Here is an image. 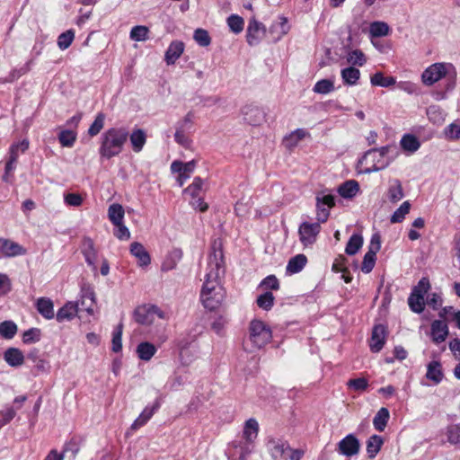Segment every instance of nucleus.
<instances>
[{"label":"nucleus","mask_w":460,"mask_h":460,"mask_svg":"<svg viewBox=\"0 0 460 460\" xmlns=\"http://www.w3.org/2000/svg\"><path fill=\"white\" fill-rule=\"evenodd\" d=\"M225 274L223 252L214 250L208 256L205 281L200 292V301L205 308L212 311L219 307L226 292L220 284Z\"/></svg>","instance_id":"obj_1"},{"label":"nucleus","mask_w":460,"mask_h":460,"mask_svg":"<svg viewBox=\"0 0 460 460\" xmlns=\"http://www.w3.org/2000/svg\"><path fill=\"white\" fill-rule=\"evenodd\" d=\"M128 139V131L125 128H111L101 137L99 154L101 157L111 159L119 155Z\"/></svg>","instance_id":"obj_2"},{"label":"nucleus","mask_w":460,"mask_h":460,"mask_svg":"<svg viewBox=\"0 0 460 460\" xmlns=\"http://www.w3.org/2000/svg\"><path fill=\"white\" fill-rule=\"evenodd\" d=\"M456 71L451 63L438 62L429 66L421 74V82L427 86H431L440 81L447 79V91L455 87Z\"/></svg>","instance_id":"obj_3"},{"label":"nucleus","mask_w":460,"mask_h":460,"mask_svg":"<svg viewBox=\"0 0 460 460\" xmlns=\"http://www.w3.org/2000/svg\"><path fill=\"white\" fill-rule=\"evenodd\" d=\"M259 434V423L254 418H250L244 423L243 429V438L244 442L234 441L233 446L239 448L240 460H245L246 456L252 451V444Z\"/></svg>","instance_id":"obj_4"},{"label":"nucleus","mask_w":460,"mask_h":460,"mask_svg":"<svg viewBox=\"0 0 460 460\" xmlns=\"http://www.w3.org/2000/svg\"><path fill=\"white\" fill-rule=\"evenodd\" d=\"M249 338L255 349H261L271 341L272 332L263 321L254 319L250 323Z\"/></svg>","instance_id":"obj_5"},{"label":"nucleus","mask_w":460,"mask_h":460,"mask_svg":"<svg viewBox=\"0 0 460 460\" xmlns=\"http://www.w3.org/2000/svg\"><path fill=\"white\" fill-rule=\"evenodd\" d=\"M165 318V314L155 305H144L136 308L134 318L136 322L142 325L152 324L155 318Z\"/></svg>","instance_id":"obj_6"},{"label":"nucleus","mask_w":460,"mask_h":460,"mask_svg":"<svg viewBox=\"0 0 460 460\" xmlns=\"http://www.w3.org/2000/svg\"><path fill=\"white\" fill-rule=\"evenodd\" d=\"M194 113L189 111L185 117L179 120L175 125L174 140L180 146L190 148L192 144V140L186 135V132L190 130L193 126Z\"/></svg>","instance_id":"obj_7"},{"label":"nucleus","mask_w":460,"mask_h":460,"mask_svg":"<svg viewBox=\"0 0 460 460\" xmlns=\"http://www.w3.org/2000/svg\"><path fill=\"white\" fill-rule=\"evenodd\" d=\"M315 199L317 208V221L326 222L330 216L329 208H332L335 206V197L332 194L321 191L316 194Z\"/></svg>","instance_id":"obj_8"},{"label":"nucleus","mask_w":460,"mask_h":460,"mask_svg":"<svg viewBox=\"0 0 460 460\" xmlns=\"http://www.w3.org/2000/svg\"><path fill=\"white\" fill-rule=\"evenodd\" d=\"M321 223L319 221L316 223L304 222L299 226V240L305 247L315 243L317 235L321 231Z\"/></svg>","instance_id":"obj_9"},{"label":"nucleus","mask_w":460,"mask_h":460,"mask_svg":"<svg viewBox=\"0 0 460 460\" xmlns=\"http://www.w3.org/2000/svg\"><path fill=\"white\" fill-rule=\"evenodd\" d=\"M76 304L79 305L80 310L86 311L89 315L94 314L96 297L93 288L91 285L84 283L81 286L80 300Z\"/></svg>","instance_id":"obj_10"},{"label":"nucleus","mask_w":460,"mask_h":460,"mask_svg":"<svg viewBox=\"0 0 460 460\" xmlns=\"http://www.w3.org/2000/svg\"><path fill=\"white\" fill-rule=\"evenodd\" d=\"M360 443L354 434H349L337 445L339 454L350 457L359 453Z\"/></svg>","instance_id":"obj_11"},{"label":"nucleus","mask_w":460,"mask_h":460,"mask_svg":"<svg viewBox=\"0 0 460 460\" xmlns=\"http://www.w3.org/2000/svg\"><path fill=\"white\" fill-rule=\"evenodd\" d=\"M162 396H159L155 399V402L152 405H147L139 414V416L134 420L132 425L130 426V430L136 431L141 427L145 426L148 420L153 417V415L159 410L162 404Z\"/></svg>","instance_id":"obj_12"},{"label":"nucleus","mask_w":460,"mask_h":460,"mask_svg":"<svg viewBox=\"0 0 460 460\" xmlns=\"http://www.w3.org/2000/svg\"><path fill=\"white\" fill-rule=\"evenodd\" d=\"M243 119L252 126H259L265 121V112L258 106L247 104L242 109Z\"/></svg>","instance_id":"obj_13"},{"label":"nucleus","mask_w":460,"mask_h":460,"mask_svg":"<svg viewBox=\"0 0 460 460\" xmlns=\"http://www.w3.org/2000/svg\"><path fill=\"white\" fill-rule=\"evenodd\" d=\"M27 250L10 239L0 238V257H15L26 254Z\"/></svg>","instance_id":"obj_14"},{"label":"nucleus","mask_w":460,"mask_h":460,"mask_svg":"<svg viewBox=\"0 0 460 460\" xmlns=\"http://www.w3.org/2000/svg\"><path fill=\"white\" fill-rule=\"evenodd\" d=\"M268 448L274 460L286 458L287 451L290 450L289 444L280 438H270L268 441Z\"/></svg>","instance_id":"obj_15"},{"label":"nucleus","mask_w":460,"mask_h":460,"mask_svg":"<svg viewBox=\"0 0 460 460\" xmlns=\"http://www.w3.org/2000/svg\"><path fill=\"white\" fill-rule=\"evenodd\" d=\"M386 337V329L383 324L375 325L372 330L369 347L372 352H379L385 343Z\"/></svg>","instance_id":"obj_16"},{"label":"nucleus","mask_w":460,"mask_h":460,"mask_svg":"<svg viewBox=\"0 0 460 460\" xmlns=\"http://www.w3.org/2000/svg\"><path fill=\"white\" fill-rule=\"evenodd\" d=\"M130 253L137 260V265L140 267L148 266L151 262V258L148 252L138 242H134L130 244Z\"/></svg>","instance_id":"obj_17"},{"label":"nucleus","mask_w":460,"mask_h":460,"mask_svg":"<svg viewBox=\"0 0 460 460\" xmlns=\"http://www.w3.org/2000/svg\"><path fill=\"white\" fill-rule=\"evenodd\" d=\"M184 51V44L181 41H172L164 55V60L167 65H173Z\"/></svg>","instance_id":"obj_18"},{"label":"nucleus","mask_w":460,"mask_h":460,"mask_svg":"<svg viewBox=\"0 0 460 460\" xmlns=\"http://www.w3.org/2000/svg\"><path fill=\"white\" fill-rule=\"evenodd\" d=\"M82 253L84 256L85 261L88 265L95 269V262L97 260V252L94 247L93 241L89 237H84L82 243Z\"/></svg>","instance_id":"obj_19"},{"label":"nucleus","mask_w":460,"mask_h":460,"mask_svg":"<svg viewBox=\"0 0 460 460\" xmlns=\"http://www.w3.org/2000/svg\"><path fill=\"white\" fill-rule=\"evenodd\" d=\"M448 335L447 323L440 320H435L431 323V338L433 342L438 344L446 340Z\"/></svg>","instance_id":"obj_20"},{"label":"nucleus","mask_w":460,"mask_h":460,"mask_svg":"<svg viewBox=\"0 0 460 460\" xmlns=\"http://www.w3.org/2000/svg\"><path fill=\"white\" fill-rule=\"evenodd\" d=\"M80 310L79 305L74 302H67L57 313V321L62 323L69 321L74 318L76 313Z\"/></svg>","instance_id":"obj_21"},{"label":"nucleus","mask_w":460,"mask_h":460,"mask_svg":"<svg viewBox=\"0 0 460 460\" xmlns=\"http://www.w3.org/2000/svg\"><path fill=\"white\" fill-rule=\"evenodd\" d=\"M4 361L11 367H18L24 363V356L17 348H9L4 353Z\"/></svg>","instance_id":"obj_22"},{"label":"nucleus","mask_w":460,"mask_h":460,"mask_svg":"<svg viewBox=\"0 0 460 460\" xmlns=\"http://www.w3.org/2000/svg\"><path fill=\"white\" fill-rule=\"evenodd\" d=\"M337 191L344 199H352L358 193L359 184L355 180H349L341 184Z\"/></svg>","instance_id":"obj_23"},{"label":"nucleus","mask_w":460,"mask_h":460,"mask_svg":"<svg viewBox=\"0 0 460 460\" xmlns=\"http://www.w3.org/2000/svg\"><path fill=\"white\" fill-rule=\"evenodd\" d=\"M307 258L305 254H297L292 257L286 267V273L293 275L300 272L306 265Z\"/></svg>","instance_id":"obj_24"},{"label":"nucleus","mask_w":460,"mask_h":460,"mask_svg":"<svg viewBox=\"0 0 460 460\" xmlns=\"http://www.w3.org/2000/svg\"><path fill=\"white\" fill-rule=\"evenodd\" d=\"M308 134V132L304 128H297L291 132L289 135L286 136L283 139V145L288 149H293L296 147L298 143L304 139Z\"/></svg>","instance_id":"obj_25"},{"label":"nucleus","mask_w":460,"mask_h":460,"mask_svg":"<svg viewBox=\"0 0 460 460\" xmlns=\"http://www.w3.org/2000/svg\"><path fill=\"white\" fill-rule=\"evenodd\" d=\"M403 190L401 181L398 179H393L389 181L387 190L388 199L392 203H396L403 198Z\"/></svg>","instance_id":"obj_26"},{"label":"nucleus","mask_w":460,"mask_h":460,"mask_svg":"<svg viewBox=\"0 0 460 460\" xmlns=\"http://www.w3.org/2000/svg\"><path fill=\"white\" fill-rule=\"evenodd\" d=\"M128 137L132 146V149L135 153H139L146 142V134L143 129L137 128L134 129Z\"/></svg>","instance_id":"obj_27"},{"label":"nucleus","mask_w":460,"mask_h":460,"mask_svg":"<svg viewBox=\"0 0 460 460\" xmlns=\"http://www.w3.org/2000/svg\"><path fill=\"white\" fill-rule=\"evenodd\" d=\"M341 76L345 85H356L360 78V71L354 67L349 66L341 69Z\"/></svg>","instance_id":"obj_28"},{"label":"nucleus","mask_w":460,"mask_h":460,"mask_svg":"<svg viewBox=\"0 0 460 460\" xmlns=\"http://www.w3.org/2000/svg\"><path fill=\"white\" fill-rule=\"evenodd\" d=\"M36 307L38 312L46 319L54 317V305L49 298L40 297L37 300Z\"/></svg>","instance_id":"obj_29"},{"label":"nucleus","mask_w":460,"mask_h":460,"mask_svg":"<svg viewBox=\"0 0 460 460\" xmlns=\"http://www.w3.org/2000/svg\"><path fill=\"white\" fill-rule=\"evenodd\" d=\"M181 250L173 249L171 251L162 264V270L169 271L175 269L178 262L181 260Z\"/></svg>","instance_id":"obj_30"},{"label":"nucleus","mask_w":460,"mask_h":460,"mask_svg":"<svg viewBox=\"0 0 460 460\" xmlns=\"http://www.w3.org/2000/svg\"><path fill=\"white\" fill-rule=\"evenodd\" d=\"M156 347L148 342H140L137 347V353L140 359L149 361L156 352Z\"/></svg>","instance_id":"obj_31"},{"label":"nucleus","mask_w":460,"mask_h":460,"mask_svg":"<svg viewBox=\"0 0 460 460\" xmlns=\"http://www.w3.org/2000/svg\"><path fill=\"white\" fill-rule=\"evenodd\" d=\"M426 377L435 384H439L442 381L443 372L438 361L434 360L428 365Z\"/></svg>","instance_id":"obj_32"},{"label":"nucleus","mask_w":460,"mask_h":460,"mask_svg":"<svg viewBox=\"0 0 460 460\" xmlns=\"http://www.w3.org/2000/svg\"><path fill=\"white\" fill-rule=\"evenodd\" d=\"M389 419V411L385 407L379 409V411L376 412L373 420V425L375 429L378 431H384L385 429L386 428Z\"/></svg>","instance_id":"obj_33"},{"label":"nucleus","mask_w":460,"mask_h":460,"mask_svg":"<svg viewBox=\"0 0 460 460\" xmlns=\"http://www.w3.org/2000/svg\"><path fill=\"white\" fill-rule=\"evenodd\" d=\"M384 441L378 435H372L367 441V453L369 458H374L380 451Z\"/></svg>","instance_id":"obj_34"},{"label":"nucleus","mask_w":460,"mask_h":460,"mask_svg":"<svg viewBox=\"0 0 460 460\" xmlns=\"http://www.w3.org/2000/svg\"><path fill=\"white\" fill-rule=\"evenodd\" d=\"M124 214V208L119 204L114 203L109 207L108 217L113 225H119V223H122Z\"/></svg>","instance_id":"obj_35"},{"label":"nucleus","mask_w":460,"mask_h":460,"mask_svg":"<svg viewBox=\"0 0 460 460\" xmlns=\"http://www.w3.org/2000/svg\"><path fill=\"white\" fill-rule=\"evenodd\" d=\"M401 146L403 150L413 153L420 148V143L414 135L405 134L401 139Z\"/></svg>","instance_id":"obj_36"},{"label":"nucleus","mask_w":460,"mask_h":460,"mask_svg":"<svg viewBox=\"0 0 460 460\" xmlns=\"http://www.w3.org/2000/svg\"><path fill=\"white\" fill-rule=\"evenodd\" d=\"M370 82L372 85L390 87L395 84L396 80L393 76H385L383 73L376 72L371 76Z\"/></svg>","instance_id":"obj_37"},{"label":"nucleus","mask_w":460,"mask_h":460,"mask_svg":"<svg viewBox=\"0 0 460 460\" xmlns=\"http://www.w3.org/2000/svg\"><path fill=\"white\" fill-rule=\"evenodd\" d=\"M363 244V237L360 234H354L349 239V242L345 248V252L348 255L356 254Z\"/></svg>","instance_id":"obj_38"},{"label":"nucleus","mask_w":460,"mask_h":460,"mask_svg":"<svg viewBox=\"0 0 460 460\" xmlns=\"http://www.w3.org/2000/svg\"><path fill=\"white\" fill-rule=\"evenodd\" d=\"M408 305L412 312L420 314L424 310V297L420 294H414L411 292L408 298Z\"/></svg>","instance_id":"obj_39"},{"label":"nucleus","mask_w":460,"mask_h":460,"mask_svg":"<svg viewBox=\"0 0 460 460\" xmlns=\"http://www.w3.org/2000/svg\"><path fill=\"white\" fill-rule=\"evenodd\" d=\"M335 89L334 82L331 79H321L315 83L313 91L319 94H327Z\"/></svg>","instance_id":"obj_40"},{"label":"nucleus","mask_w":460,"mask_h":460,"mask_svg":"<svg viewBox=\"0 0 460 460\" xmlns=\"http://www.w3.org/2000/svg\"><path fill=\"white\" fill-rule=\"evenodd\" d=\"M447 441L452 445H460V423L450 424L446 429Z\"/></svg>","instance_id":"obj_41"},{"label":"nucleus","mask_w":460,"mask_h":460,"mask_svg":"<svg viewBox=\"0 0 460 460\" xmlns=\"http://www.w3.org/2000/svg\"><path fill=\"white\" fill-rule=\"evenodd\" d=\"M346 58H347V62L352 66H362L367 62L366 56L359 49H354V50L349 51Z\"/></svg>","instance_id":"obj_42"},{"label":"nucleus","mask_w":460,"mask_h":460,"mask_svg":"<svg viewBox=\"0 0 460 460\" xmlns=\"http://www.w3.org/2000/svg\"><path fill=\"white\" fill-rule=\"evenodd\" d=\"M105 118H106L105 114L102 112H99L96 115L93 122L91 124V126L88 128V134L91 137H95L102 131V129L104 127Z\"/></svg>","instance_id":"obj_43"},{"label":"nucleus","mask_w":460,"mask_h":460,"mask_svg":"<svg viewBox=\"0 0 460 460\" xmlns=\"http://www.w3.org/2000/svg\"><path fill=\"white\" fill-rule=\"evenodd\" d=\"M17 332V325L12 321H4L0 323V336L4 339H12Z\"/></svg>","instance_id":"obj_44"},{"label":"nucleus","mask_w":460,"mask_h":460,"mask_svg":"<svg viewBox=\"0 0 460 460\" xmlns=\"http://www.w3.org/2000/svg\"><path fill=\"white\" fill-rule=\"evenodd\" d=\"M411 203L406 200L404 201L392 215L390 221L391 223L402 222L405 216L410 212Z\"/></svg>","instance_id":"obj_45"},{"label":"nucleus","mask_w":460,"mask_h":460,"mask_svg":"<svg viewBox=\"0 0 460 460\" xmlns=\"http://www.w3.org/2000/svg\"><path fill=\"white\" fill-rule=\"evenodd\" d=\"M376 253L377 252H374L371 250H368L366 252L361 266V270L363 272L369 273L373 270L376 260Z\"/></svg>","instance_id":"obj_46"},{"label":"nucleus","mask_w":460,"mask_h":460,"mask_svg":"<svg viewBox=\"0 0 460 460\" xmlns=\"http://www.w3.org/2000/svg\"><path fill=\"white\" fill-rule=\"evenodd\" d=\"M203 181L199 177H196L193 182L184 190L186 195H190L192 199L200 196L202 191Z\"/></svg>","instance_id":"obj_47"},{"label":"nucleus","mask_w":460,"mask_h":460,"mask_svg":"<svg viewBox=\"0 0 460 460\" xmlns=\"http://www.w3.org/2000/svg\"><path fill=\"white\" fill-rule=\"evenodd\" d=\"M274 296L271 292H265L257 297V305L266 311L271 309L274 305Z\"/></svg>","instance_id":"obj_48"},{"label":"nucleus","mask_w":460,"mask_h":460,"mask_svg":"<svg viewBox=\"0 0 460 460\" xmlns=\"http://www.w3.org/2000/svg\"><path fill=\"white\" fill-rule=\"evenodd\" d=\"M58 140L62 146L72 147L76 140V134L72 130H62L58 135Z\"/></svg>","instance_id":"obj_49"},{"label":"nucleus","mask_w":460,"mask_h":460,"mask_svg":"<svg viewBox=\"0 0 460 460\" xmlns=\"http://www.w3.org/2000/svg\"><path fill=\"white\" fill-rule=\"evenodd\" d=\"M75 39V34L73 31H65L62 32L58 38V46L60 49H66Z\"/></svg>","instance_id":"obj_50"},{"label":"nucleus","mask_w":460,"mask_h":460,"mask_svg":"<svg viewBox=\"0 0 460 460\" xmlns=\"http://www.w3.org/2000/svg\"><path fill=\"white\" fill-rule=\"evenodd\" d=\"M122 329L123 324L119 323L112 333V350L114 352H119L122 349Z\"/></svg>","instance_id":"obj_51"},{"label":"nucleus","mask_w":460,"mask_h":460,"mask_svg":"<svg viewBox=\"0 0 460 460\" xmlns=\"http://www.w3.org/2000/svg\"><path fill=\"white\" fill-rule=\"evenodd\" d=\"M390 149V146H382L381 148H373L366 152L365 155L363 156V161L366 163L368 162L369 158H373L375 161L376 156H379L381 158H385V155L388 154Z\"/></svg>","instance_id":"obj_52"},{"label":"nucleus","mask_w":460,"mask_h":460,"mask_svg":"<svg viewBox=\"0 0 460 460\" xmlns=\"http://www.w3.org/2000/svg\"><path fill=\"white\" fill-rule=\"evenodd\" d=\"M369 160H371V162L373 164H372L371 167L366 169V172H367V173L383 170L385 167H387L390 164L389 159L381 158L379 156H376L375 161L373 160V158H369L368 161Z\"/></svg>","instance_id":"obj_53"},{"label":"nucleus","mask_w":460,"mask_h":460,"mask_svg":"<svg viewBox=\"0 0 460 460\" xmlns=\"http://www.w3.org/2000/svg\"><path fill=\"white\" fill-rule=\"evenodd\" d=\"M40 340V330L38 328H31L23 332L22 341L25 344L38 342Z\"/></svg>","instance_id":"obj_54"},{"label":"nucleus","mask_w":460,"mask_h":460,"mask_svg":"<svg viewBox=\"0 0 460 460\" xmlns=\"http://www.w3.org/2000/svg\"><path fill=\"white\" fill-rule=\"evenodd\" d=\"M369 31V39L372 42V44L378 49L379 50L383 51L384 46L380 43V38L386 37L390 34L391 31Z\"/></svg>","instance_id":"obj_55"},{"label":"nucleus","mask_w":460,"mask_h":460,"mask_svg":"<svg viewBox=\"0 0 460 460\" xmlns=\"http://www.w3.org/2000/svg\"><path fill=\"white\" fill-rule=\"evenodd\" d=\"M347 385L349 388L362 392L365 391L368 386V382L366 378L360 377V378H355V379H349L347 383Z\"/></svg>","instance_id":"obj_56"},{"label":"nucleus","mask_w":460,"mask_h":460,"mask_svg":"<svg viewBox=\"0 0 460 460\" xmlns=\"http://www.w3.org/2000/svg\"><path fill=\"white\" fill-rule=\"evenodd\" d=\"M80 450V444L78 439L76 438H71L67 443H66L64 449H63V455L70 453L71 456L73 458L75 457L77 453Z\"/></svg>","instance_id":"obj_57"},{"label":"nucleus","mask_w":460,"mask_h":460,"mask_svg":"<svg viewBox=\"0 0 460 460\" xmlns=\"http://www.w3.org/2000/svg\"><path fill=\"white\" fill-rule=\"evenodd\" d=\"M260 286L264 289L278 290L279 282L275 275H269L261 282Z\"/></svg>","instance_id":"obj_58"},{"label":"nucleus","mask_w":460,"mask_h":460,"mask_svg":"<svg viewBox=\"0 0 460 460\" xmlns=\"http://www.w3.org/2000/svg\"><path fill=\"white\" fill-rule=\"evenodd\" d=\"M430 288V283L429 279L422 278L418 284L412 288V293L414 294H420L421 296L424 297V296L428 293V291Z\"/></svg>","instance_id":"obj_59"},{"label":"nucleus","mask_w":460,"mask_h":460,"mask_svg":"<svg viewBox=\"0 0 460 460\" xmlns=\"http://www.w3.org/2000/svg\"><path fill=\"white\" fill-rule=\"evenodd\" d=\"M267 31H247L246 39L251 46L257 45L265 36Z\"/></svg>","instance_id":"obj_60"},{"label":"nucleus","mask_w":460,"mask_h":460,"mask_svg":"<svg viewBox=\"0 0 460 460\" xmlns=\"http://www.w3.org/2000/svg\"><path fill=\"white\" fill-rule=\"evenodd\" d=\"M446 137L450 140L460 138V124L451 123L445 129Z\"/></svg>","instance_id":"obj_61"},{"label":"nucleus","mask_w":460,"mask_h":460,"mask_svg":"<svg viewBox=\"0 0 460 460\" xmlns=\"http://www.w3.org/2000/svg\"><path fill=\"white\" fill-rule=\"evenodd\" d=\"M193 37L198 44L202 47H207L210 44L211 39L208 31H195Z\"/></svg>","instance_id":"obj_62"},{"label":"nucleus","mask_w":460,"mask_h":460,"mask_svg":"<svg viewBox=\"0 0 460 460\" xmlns=\"http://www.w3.org/2000/svg\"><path fill=\"white\" fill-rule=\"evenodd\" d=\"M65 203L71 207H79L83 203V198L78 193H67L64 196Z\"/></svg>","instance_id":"obj_63"},{"label":"nucleus","mask_w":460,"mask_h":460,"mask_svg":"<svg viewBox=\"0 0 460 460\" xmlns=\"http://www.w3.org/2000/svg\"><path fill=\"white\" fill-rule=\"evenodd\" d=\"M16 411L13 407H7L0 411V424L5 425L10 422L15 416Z\"/></svg>","instance_id":"obj_64"}]
</instances>
